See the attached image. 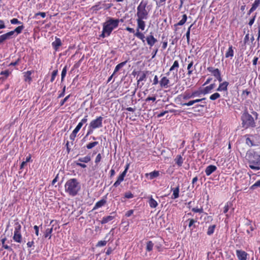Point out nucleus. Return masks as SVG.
I'll return each instance as SVG.
<instances>
[{"label": "nucleus", "instance_id": "f257e3e1", "mask_svg": "<svg viewBox=\"0 0 260 260\" xmlns=\"http://www.w3.org/2000/svg\"><path fill=\"white\" fill-rule=\"evenodd\" d=\"M251 114L248 111L247 108L245 107L242 112L240 119L242 127L245 129L249 128H254L256 126L255 121L258 119V113L251 109Z\"/></svg>", "mask_w": 260, "mask_h": 260}, {"label": "nucleus", "instance_id": "f03ea898", "mask_svg": "<svg viewBox=\"0 0 260 260\" xmlns=\"http://www.w3.org/2000/svg\"><path fill=\"white\" fill-rule=\"evenodd\" d=\"M246 159L251 169L256 171L260 170L259 153L252 149L249 150L246 153Z\"/></svg>", "mask_w": 260, "mask_h": 260}, {"label": "nucleus", "instance_id": "7ed1b4c3", "mask_svg": "<svg viewBox=\"0 0 260 260\" xmlns=\"http://www.w3.org/2000/svg\"><path fill=\"white\" fill-rule=\"evenodd\" d=\"M116 23L117 22L114 20V18L108 17L107 20L103 24V30L99 37L105 38L110 36L112 31L117 27Z\"/></svg>", "mask_w": 260, "mask_h": 260}, {"label": "nucleus", "instance_id": "20e7f679", "mask_svg": "<svg viewBox=\"0 0 260 260\" xmlns=\"http://www.w3.org/2000/svg\"><path fill=\"white\" fill-rule=\"evenodd\" d=\"M81 189L80 183L76 178L68 180L65 184L66 192L70 196H75Z\"/></svg>", "mask_w": 260, "mask_h": 260}, {"label": "nucleus", "instance_id": "39448f33", "mask_svg": "<svg viewBox=\"0 0 260 260\" xmlns=\"http://www.w3.org/2000/svg\"><path fill=\"white\" fill-rule=\"evenodd\" d=\"M147 4L148 2L147 1L142 0L138 6L136 15L138 19H147L148 12L146 9Z\"/></svg>", "mask_w": 260, "mask_h": 260}, {"label": "nucleus", "instance_id": "423d86ee", "mask_svg": "<svg viewBox=\"0 0 260 260\" xmlns=\"http://www.w3.org/2000/svg\"><path fill=\"white\" fill-rule=\"evenodd\" d=\"M144 19H138L137 18V32L134 34V35L137 37L139 39L141 40L143 43H145V37L144 35L139 31V29H141L142 30H144L145 27V22L143 21Z\"/></svg>", "mask_w": 260, "mask_h": 260}, {"label": "nucleus", "instance_id": "0eeeda50", "mask_svg": "<svg viewBox=\"0 0 260 260\" xmlns=\"http://www.w3.org/2000/svg\"><path fill=\"white\" fill-rule=\"evenodd\" d=\"M103 117L102 116L98 117L96 119L92 120L89 123L90 126L92 128H98L101 127L102 125V121Z\"/></svg>", "mask_w": 260, "mask_h": 260}, {"label": "nucleus", "instance_id": "6e6552de", "mask_svg": "<svg viewBox=\"0 0 260 260\" xmlns=\"http://www.w3.org/2000/svg\"><path fill=\"white\" fill-rule=\"evenodd\" d=\"M188 222V228L190 229V231H192L194 229L196 228L198 224H199V222L198 221L197 219H193V218H189L184 222Z\"/></svg>", "mask_w": 260, "mask_h": 260}, {"label": "nucleus", "instance_id": "1a4fd4ad", "mask_svg": "<svg viewBox=\"0 0 260 260\" xmlns=\"http://www.w3.org/2000/svg\"><path fill=\"white\" fill-rule=\"evenodd\" d=\"M145 39H146L147 44L150 46V48L153 46L157 42V39L154 37L152 32H151L150 35L147 36Z\"/></svg>", "mask_w": 260, "mask_h": 260}, {"label": "nucleus", "instance_id": "9d476101", "mask_svg": "<svg viewBox=\"0 0 260 260\" xmlns=\"http://www.w3.org/2000/svg\"><path fill=\"white\" fill-rule=\"evenodd\" d=\"M111 215H109L107 216L104 217L102 220L101 221V223L102 224H104L112 220L113 219L115 218V216H116V213L115 212H113L111 213Z\"/></svg>", "mask_w": 260, "mask_h": 260}, {"label": "nucleus", "instance_id": "9b49d317", "mask_svg": "<svg viewBox=\"0 0 260 260\" xmlns=\"http://www.w3.org/2000/svg\"><path fill=\"white\" fill-rule=\"evenodd\" d=\"M107 194L104 196L101 200L96 202L95 205H94V207L93 208V210H95L99 208H100L104 206L107 203Z\"/></svg>", "mask_w": 260, "mask_h": 260}, {"label": "nucleus", "instance_id": "f8f14e48", "mask_svg": "<svg viewBox=\"0 0 260 260\" xmlns=\"http://www.w3.org/2000/svg\"><path fill=\"white\" fill-rule=\"evenodd\" d=\"M236 254L239 260H247L248 254L245 251L241 250H237Z\"/></svg>", "mask_w": 260, "mask_h": 260}, {"label": "nucleus", "instance_id": "ddd939ff", "mask_svg": "<svg viewBox=\"0 0 260 260\" xmlns=\"http://www.w3.org/2000/svg\"><path fill=\"white\" fill-rule=\"evenodd\" d=\"M217 169V167L213 165H210L206 167L205 172L207 176H210Z\"/></svg>", "mask_w": 260, "mask_h": 260}, {"label": "nucleus", "instance_id": "4468645a", "mask_svg": "<svg viewBox=\"0 0 260 260\" xmlns=\"http://www.w3.org/2000/svg\"><path fill=\"white\" fill-rule=\"evenodd\" d=\"M62 45V42L60 38L55 37V41L52 43V46L55 51H57L60 46Z\"/></svg>", "mask_w": 260, "mask_h": 260}, {"label": "nucleus", "instance_id": "2eb2a0df", "mask_svg": "<svg viewBox=\"0 0 260 260\" xmlns=\"http://www.w3.org/2000/svg\"><path fill=\"white\" fill-rule=\"evenodd\" d=\"M170 83L169 80L166 77H162L159 81L160 86L162 88H168V84Z\"/></svg>", "mask_w": 260, "mask_h": 260}, {"label": "nucleus", "instance_id": "dca6fc26", "mask_svg": "<svg viewBox=\"0 0 260 260\" xmlns=\"http://www.w3.org/2000/svg\"><path fill=\"white\" fill-rule=\"evenodd\" d=\"M229 84V83L228 82L224 81L223 82L219 84V85L216 90L218 91H227Z\"/></svg>", "mask_w": 260, "mask_h": 260}, {"label": "nucleus", "instance_id": "f3484780", "mask_svg": "<svg viewBox=\"0 0 260 260\" xmlns=\"http://www.w3.org/2000/svg\"><path fill=\"white\" fill-rule=\"evenodd\" d=\"M207 70L208 71L211 73L213 76H214L215 77L221 73L220 70L218 69H215L212 67H208Z\"/></svg>", "mask_w": 260, "mask_h": 260}, {"label": "nucleus", "instance_id": "a211bd4d", "mask_svg": "<svg viewBox=\"0 0 260 260\" xmlns=\"http://www.w3.org/2000/svg\"><path fill=\"white\" fill-rule=\"evenodd\" d=\"M171 190L173 191L171 199H176L179 197V185H178L175 188L171 187Z\"/></svg>", "mask_w": 260, "mask_h": 260}, {"label": "nucleus", "instance_id": "6ab92c4d", "mask_svg": "<svg viewBox=\"0 0 260 260\" xmlns=\"http://www.w3.org/2000/svg\"><path fill=\"white\" fill-rule=\"evenodd\" d=\"M148 72H149L148 71H146V72H141V71H139V72H138V75L141 74V76H140V77L139 78V79L137 81L138 86L139 85V83H140V82L141 81H145L146 80V74Z\"/></svg>", "mask_w": 260, "mask_h": 260}, {"label": "nucleus", "instance_id": "aec40b11", "mask_svg": "<svg viewBox=\"0 0 260 260\" xmlns=\"http://www.w3.org/2000/svg\"><path fill=\"white\" fill-rule=\"evenodd\" d=\"M13 239L15 242L21 243L22 242L21 232H14Z\"/></svg>", "mask_w": 260, "mask_h": 260}, {"label": "nucleus", "instance_id": "412c9836", "mask_svg": "<svg viewBox=\"0 0 260 260\" xmlns=\"http://www.w3.org/2000/svg\"><path fill=\"white\" fill-rule=\"evenodd\" d=\"M34 72V71H27V72H25L24 77V81L27 82H30L32 81V78L31 77V75Z\"/></svg>", "mask_w": 260, "mask_h": 260}, {"label": "nucleus", "instance_id": "4be33fe9", "mask_svg": "<svg viewBox=\"0 0 260 260\" xmlns=\"http://www.w3.org/2000/svg\"><path fill=\"white\" fill-rule=\"evenodd\" d=\"M159 175V172L158 171H154L153 172H151L149 173H147L146 174V176H149L150 179L152 180L154 178H157Z\"/></svg>", "mask_w": 260, "mask_h": 260}, {"label": "nucleus", "instance_id": "5701e85b", "mask_svg": "<svg viewBox=\"0 0 260 260\" xmlns=\"http://www.w3.org/2000/svg\"><path fill=\"white\" fill-rule=\"evenodd\" d=\"M174 161L178 167H181L183 162V159L181 155H177Z\"/></svg>", "mask_w": 260, "mask_h": 260}, {"label": "nucleus", "instance_id": "b1692460", "mask_svg": "<svg viewBox=\"0 0 260 260\" xmlns=\"http://www.w3.org/2000/svg\"><path fill=\"white\" fill-rule=\"evenodd\" d=\"M187 19V16L186 14H183L182 15V18L181 20H180L177 23H176L174 25V27H176L177 26H181L184 24V23L186 22Z\"/></svg>", "mask_w": 260, "mask_h": 260}, {"label": "nucleus", "instance_id": "393cba45", "mask_svg": "<svg viewBox=\"0 0 260 260\" xmlns=\"http://www.w3.org/2000/svg\"><path fill=\"white\" fill-rule=\"evenodd\" d=\"M234 52L233 49L232 45H230L229 48L225 54L226 58L233 57L234 56Z\"/></svg>", "mask_w": 260, "mask_h": 260}, {"label": "nucleus", "instance_id": "a878e982", "mask_svg": "<svg viewBox=\"0 0 260 260\" xmlns=\"http://www.w3.org/2000/svg\"><path fill=\"white\" fill-rule=\"evenodd\" d=\"M124 177H125L123 176V175L120 174V175L118 177L117 180L114 183L113 186L117 187L121 183V182L124 180Z\"/></svg>", "mask_w": 260, "mask_h": 260}, {"label": "nucleus", "instance_id": "bb28decb", "mask_svg": "<svg viewBox=\"0 0 260 260\" xmlns=\"http://www.w3.org/2000/svg\"><path fill=\"white\" fill-rule=\"evenodd\" d=\"M215 87V84L213 83L210 84L209 86H206L203 89V92H204V95L210 92V91L213 89Z\"/></svg>", "mask_w": 260, "mask_h": 260}, {"label": "nucleus", "instance_id": "cd10ccee", "mask_svg": "<svg viewBox=\"0 0 260 260\" xmlns=\"http://www.w3.org/2000/svg\"><path fill=\"white\" fill-rule=\"evenodd\" d=\"M148 202L150 207L152 208H156L158 205L157 202L152 197L150 198Z\"/></svg>", "mask_w": 260, "mask_h": 260}, {"label": "nucleus", "instance_id": "c85d7f7f", "mask_svg": "<svg viewBox=\"0 0 260 260\" xmlns=\"http://www.w3.org/2000/svg\"><path fill=\"white\" fill-rule=\"evenodd\" d=\"M52 226H53V225H52ZM53 231V227H52L51 228H48L45 231V234H44V238H46L47 237H48L49 239H51V233Z\"/></svg>", "mask_w": 260, "mask_h": 260}, {"label": "nucleus", "instance_id": "c756f323", "mask_svg": "<svg viewBox=\"0 0 260 260\" xmlns=\"http://www.w3.org/2000/svg\"><path fill=\"white\" fill-rule=\"evenodd\" d=\"M91 160V157L89 154H88L84 157H80L78 159V161L83 162L84 163H88Z\"/></svg>", "mask_w": 260, "mask_h": 260}, {"label": "nucleus", "instance_id": "7c9ffc66", "mask_svg": "<svg viewBox=\"0 0 260 260\" xmlns=\"http://www.w3.org/2000/svg\"><path fill=\"white\" fill-rule=\"evenodd\" d=\"M215 228H216V225L215 224L210 225L208 227V230H207V234L208 236L212 235L214 233Z\"/></svg>", "mask_w": 260, "mask_h": 260}, {"label": "nucleus", "instance_id": "2f4dec72", "mask_svg": "<svg viewBox=\"0 0 260 260\" xmlns=\"http://www.w3.org/2000/svg\"><path fill=\"white\" fill-rule=\"evenodd\" d=\"M193 98L198 96L200 97L202 94L204 95V92H203V89L201 88H200L199 90H196L192 92Z\"/></svg>", "mask_w": 260, "mask_h": 260}, {"label": "nucleus", "instance_id": "473e14b6", "mask_svg": "<svg viewBox=\"0 0 260 260\" xmlns=\"http://www.w3.org/2000/svg\"><path fill=\"white\" fill-rule=\"evenodd\" d=\"M127 60L126 61H123L122 62H120V63L118 64L115 68V70H114V74H115L116 72H117L121 68H122L123 66H124L126 62H127Z\"/></svg>", "mask_w": 260, "mask_h": 260}, {"label": "nucleus", "instance_id": "72a5a7b5", "mask_svg": "<svg viewBox=\"0 0 260 260\" xmlns=\"http://www.w3.org/2000/svg\"><path fill=\"white\" fill-rule=\"evenodd\" d=\"M154 246L153 243L151 241H149L147 242L146 250L147 251H151L153 249Z\"/></svg>", "mask_w": 260, "mask_h": 260}, {"label": "nucleus", "instance_id": "f704fd0d", "mask_svg": "<svg viewBox=\"0 0 260 260\" xmlns=\"http://www.w3.org/2000/svg\"><path fill=\"white\" fill-rule=\"evenodd\" d=\"M67 66H65L62 70L61 74V83L63 82L64 81V78L67 74Z\"/></svg>", "mask_w": 260, "mask_h": 260}, {"label": "nucleus", "instance_id": "c9c22d12", "mask_svg": "<svg viewBox=\"0 0 260 260\" xmlns=\"http://www.w3.org/2000/svg\"><path fill=\"white\" fill-rule=\"evenodd\" d=\"M78 132L79 131L77 130V129L75 128L70 136V140H72V141H74L75 138L76 137V135ZM71 143L72 144H73V142H72Z\"/></svg>", "mask_w": 260, "mask_h": 260}, {"label": "nucleus", "instance_id": "e433bc0d", "mask_svg": "<svg viewBox=\"0 0 260 260\" xmlns=\"http://www.w3.org/2000/svg\"><path fill=\"white\" fill-rule=\"evenodd\" d=\"M24 26H23V25H21L20 26H18V27H17L16 28H15L14 29V30H13V31H14V33H16V35H18V34H20V33H21L22 30L24 29Z\"/></svg>", "mask_w": 260, "mask_h": 260}, {"label": "nucleus", "instance_id": "4c0bfd02", "mask_svg": "<svg viewBox=\"0 0 260 260\" xmlns=\"http://www.w3.org/2000/svg\"><path fill=\"white\" fill-rule=\"evenodd\" d=\"M192 25H193V24H192L190 25V26L188 28L187 32L185 34L186 39H187V42L188 44H189V42H190V30H191V28L192 26Z\"/></svg>", "mask_w": 260, "mask_h": 260}, {"label": "nucleus", "instance_id": "58836bf2", "mask_svg": "<svg viewBox=\"0 0 260 260\" xmlns=\"http://www.w3.org/2000/svg\"><path fill=\"white\" fill-rule=\"evenodd\" d=\"M257 188H260V179L256 181L255 183L250 187V189L254 190Z\"/></svg>", "mask_w": 260, "mask_h": 260}, {"label": "nucleus", "instance_id": "ea45409f", "mask_svg": "<svg viewBox=\"0 0 260 260\" xmlns=\"http://www.w3.org/2000/svg\"><path fill=\"white\" fill-rule=\"evenodd\" d=\"M178 111L176 110H166L165 111H164V112H160L159 114H158L157 115V117H162L164 116L166 113H167L168 112H171V113H174V112H177Z\"/></svg>", "mask_w": 260, "mask_h": 260}, {"label": "nucleus", "instance_id": "a19ab883", "mask_svg": "<svg viewBox=\"0 0 260 260\" xmlns=\"http://www.w3.org/2000/svg\"><path fill=\"white\" fill-rule=\"evenodd\" d=\"M183 98L185 100H187L188 99L193 98L192 92L189 93V92H185L183 95Z\"/></svg>", "mask_w": 260, "mask_h": 260}, {"label": "nucleus", "instance_id": "79ce46f5", "mask_svg": "<svg viewBox=\"0 0 260 260\" xmlns=\"http://www.w3.org/2000/svg\"><path fill=\"white\" fill-rule=\"evenodd\" d=\"M98 144H99L98 142L94 141V142H90V143H88L86 145V147L87 149H91L92 148H93L94 147H95V146H96Z\"/></svg>", "mask_w": 260, "mask_h": 260}, {"label": "nucleus", "instance_id": "37998d69", "mask_svg": "<svg viewBox=\"0 0 260 260\" xmlns=\"http://www.w3.org/2000/svg\"><path fill=\"white\" fill-rule=\"evenodd\" d=\"M260 6V0H255L254 3L251 6V8L255 10L258 7Z\"/></svg>", "mask_w": 260, "mask_h": 260}, {"label": "nucleus", "instance_id": "c03bdc74", "mask_svg": "<svg viewBox=\"0 0 260 260\" xmlns=\"http://www.w3.org/2000/svg\"><path fill=\"white\" fill-rule=\"evenodd\" d=\"M256 15H257L256 12L253 14V15L252 16L251 18L250 19L249 21L248 22V25L249 26H251L253 25V24L254 23V22L255 21Z\"/></svg>", "mask_w": 260, "mask_h": 260}, {"label": "nucleus", "instance_id": "a18cd8bd", "mask_svg": "<svg viewBox=\"0 0 260 260\" xmlns=\"http://www.w3.org/2000/svg\"><path fill=\"white\" fill-rule=\"evenodd\" d=\"M57 74H58V70L57 69L54 70L52 72V73L51 74V77L50 79L51 82H53L54 81L55 78L56 76L57 75Z\"/></svg>", "mask_w": 260, "mask_h": 260}, {"label": "nucleus", "instance_id": "49530a36", "mask_svg": "<svg viewBox=\"0 0 260 260\" xmlns=\"http://www.w3.org/2000/svg\"><path fill=\"white\" fill-rule=\"evenodd\" d=\"M220 95L219 93L215 92L210 95V99L212 101H214V100H216V99H218L219 98H220Z\"/></svg>", "mask_w": 260, "mask_h": 260}, {"label": "nucleus", "instance_id": "de8ad7c7", "mask_svg": "<svg viewBox=\"0 0 260 260\" xmlns=\"http://www.w3.org/2000/svg\"><path fill=\"white\" fill-rule=\"evenodd\" d=\"M113 6V4L112 3H110V4L103 3V4H102V6L101 7L104 10H108L110 8H111Z\"/></svg>", "mask_w": 260, "mask_h": 260}, {"label": "nucleus", "instance_id": "09e8293b", "mask_svg": "<svg viewBox=\"0 0 260 260\" xmlns=\"http://www.w3.org/2000/svg\"><path fill=\"white\" fill-rule=\"evenodd\" d=\"M21 226L18 222L15 223V231L17 232H21Z\"/></svg>", "mask_w": 260, "mask_h": 260}, {"label": "nucleus", "instance_id": "8fccbe9b", "mask_svg": "<svg viewBox=\"0 0 260 260\" xmlns=\"http://www.w3.org/2000/svg\"><path fill=\"white\" fill-rule=\"evenodd\" d=\"M156 95H154L152 96H148L145 100V101L146 103L150 102V101L154 102L156 101Z\"/></svg>", "mask_w": 260, "mask_h": 260}, {"label": "nucleus", "instance_id": "3c124183", "mask_svg": "<svg viewBox=\"0 0 260 260\" xmlns=\"http://www.w3.org/2000/svg\"><path fill=\"white\" fill-rule=\"evenodd\" d=\"M246 144L249 146H255V144L252 140H251L249 138H247L246 139Z\"/></svg>", "mask_w": 260, "mask_h": 260}, {"label": "nucleus", "instance_id": "603ef678", "mask_svg": "<svg viewBox=\"0 0 260 260\" xmlns=\"http://www.w3.org/2000/svg\"><path fill=\"white\" fill-rule=\"evenodd\" d=\"M107 241L104 240V241H100L98 242V243L96 245V247H102L106 245Z\"/></svg>", "mask_w": 260, "mask_h": 260}, {"label": "nucleus", "instance_id": "864d4df0", "mask_svg": "<svg viewBox=\"0 0 260 260\" xmlns=\"http://www.w3.org/2000/svg\"><path fill=\"white\" fill-rule=\"evenodd\" d=\"M70 94L68 95L66 97H65L63 99L61 100L60 102L59 105L60 106H62L64 105V104L68 100L69 98L70 97Z\"/></svg>", "mask_w": 260, "mask_h": 260}, {"label": "nucleus", "instance_id": "5fc2aeb1", "mask_svg": "<svg viewBox=\"0 0 260 260\" xmlns=\"http://www.w3.org/2000/svg\"><path fill=\"white\" fill-rule=\"evenodd\" d=\"M10 74V72L8 70L2 71L1 75H4L5 76V79H6Z\"/></svg>", "mask_w": 260, "mask_h": 260}, {"label": "nucleus", "instance_id": "6e6d98bb", "mask_svg": "<svg viewBox=\"0 0 260 260\" xmlns=\"http://www.w3.org/2000/svg\"><path fill=\"white\" fill-rule=\"evenodd\" d=\"M84 55H83L82 58L74 64V68H78L80 66L81 63L84 59Z\"/></svg>", "mask_w": 260, "mask_h": 260}, {"label": "nucleus", "instance_id": "4d7b16f0", "mask_svg": "<svg viewBox=\"0 0 260 260\" xmlns=\"http://www.w3.org/2000/svg\"><path fill=\"white\" fill-rule=\"evenodd\" d=\"M124 197L127 199H132L134 197V195L131 192L128 191L125 193Z\"/></svg>", "mask_w": 260, "mask_h": 260}, {"label": "nucleus", "instance_id": "13d9d810", "mask_svg": "<svg viewBox=\"0 0 260 260\" xmlns=\"http://www.w3.org/2000/svg\"><path fill=\"white\" fill-rule=\"evenodd\" d=\"M101 159H102V156H101V154L100 153H99L96 158H95V163L96 164V165H98V164L101 161Z\"/></svg>", "mask_w": 260, "mask_h": 260}, {"label": "nucleus", "instance_id": "bf43d9fd", "mask_svg": "<svg viewBox=\"0 0 260 260\" xmlns=\"http://www.w3.org/2000/svg\"><path fill=\"white\" fill-rule=\"evenodd\" d=\"M11 24H22V22L19 21L17 18H13L10 20Z\"/></svg>", "mask_w": 260, "mask_h": 260}, {"label": "nucleus", "instance_id": "052dcab7", "mask_svg": "<svg viewBox=\"0 0 260 260\" xmlns=\"http://www.w3.org/2000/svg\"><path fill=\"white\" fill-rule=\"evenodd\" d=\"M94 129H95V128H92V127L90 126V125L89 124L88 129L86 135V137H88L89 135L93 133Z\"/></svg>", "mask_w": 260, "mask_h": 260}, {"label": "nucleus", "instance_id": "680f3d73", "mask_svg": "<svg viewBox=\"0 0 260 260\" xmlns=\"http://www.w3.org/2000/svg\"><path fill=\"white\" fill-rule=\"evenodd\" d=\"M101 9H102V7L101 6H99V5H95L91 7V9L93 11H95V12H97L98 11L100 10Z\"/></svg>", "mask_w": 260, "mask_h": 260}, {"label": "nucleus", "instance_id": "e2e57ef3", "mask_svg": "<svg viewBox=\"0 0 260 260\" xmlns=\"http://www.w3.org/2000/svg\"><path fill=\"white\" fill-rule=\"evenodd\" d=\"M194 104V102L193 100L190 101L187 103H181V105L183 106H190Z\"/></svg>", "mask_w": 260, "mask_h": 260}, {"label": "nucleus", "instance_id": "0e129e2a", "mask_svg": "<svg viewBox=\"0 0 260 260\" xmlns=\"http://www.w3.org/2000/svg\"><path fill=\"white\" fill-rule=\"evenodd\" d=\"M203 103L204 104L203 105H201V104H196L194 107H192V109H197L198 108H204L205 106H206V102H203Z\"/></svg>", "mask_w": 260, "mask_h": 260}, {"label": "nucleus", "instance_id": "69168bd1", "mask_svg": "<svg viewBox=\"0 0 260 260\" xmlns=\"http://www.w3.org/2000/svg\"><path fill=\"white\" fill-rule=\"evenodd\" d=\"M38 16H41L42 18H44L46 16V13L45 12H38L35 14L34 17L37 18Z\"/></svg>", "mask_w": 260, "mask_h": 260}, {"label": "nucleus", "instance_id": "338daca9", "mask_svg": "<svg viewBox=\"0 0 260 260\" xmlns=\"http://www.w3.org/2000/svg\"><path fill=\"white\" fill-rule=\"evenodd\" d=\"M65 92H66V86H64L62 88L61 92L58 95L57 98L59 99L61 97H63L65 94Z\"/></svg>", "mask_w": 260, "mask_h": 260}, {"label": "nucleus", "instance_id": "774afa93", "mask_svg": "<svg viewBox=\"0 0 260 260\" xmlns=\"http://www.w3.org/2000/svg\"><path fill=\"white\" fill-rule=\"evenodd\" d=\"M20 58H18L15 62H12L9 64L10 66H15L16 65H17L19 62L20 61Z\"/></svg>", "mask_w": 260, "mask_h": 260}]
</instances>
